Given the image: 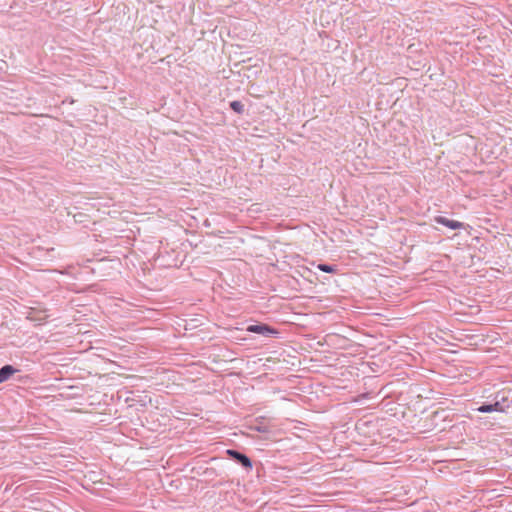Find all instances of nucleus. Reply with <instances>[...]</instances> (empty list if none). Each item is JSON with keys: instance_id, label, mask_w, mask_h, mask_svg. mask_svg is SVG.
Wrapping results in <instances>:
<instances>
[{"instance_id": "obj_1", "label": "nucleus", "mask_w": 512, "mask_h": 512, "mask_svg": "<svg viewBox=\"0 0 512 512\" xmlns=\"http://www.w3.org/2000/svg\"><path fill=\"white\" fill-rule=\"evenodd\" d=\"M226 454L227 456L235 461L236 463H238L239 465H241L243 468L247 469V470H250L252 469V461L251 459L245 455L244 453H241L240 451L238 450H235V449H228L226 451Z\"/></svg>"}, {"instance_id": "obj_2", "label": "nucleus", "mask_w": 512, "mask_h": 512, "mask_svg": "<svg viewBox=\"0 0 512 512\" xmlns=\"http://www.w3.org/2000/svg\"><path fill=\"white\" fill-rule=\"evenodd\" d=\"M246 330L251 333L263 335L265 337H271L278 334L276 329L264 323L249 325Z\"/></svg>"}, {"instance_id": "obj_3", "label": "nucleus", "mask_w": 512, "mask_h": 512, "mask_svg": "<svg viewBox=\"0 0 512 512\" xmlns=\"http://www.w3.org/2000/svg\"><path fill=\"white\" fill-rule=\"evenodd\" d=\"M435 222L443 226H446L452 230L461 229L464 227V224L462 222L451 220L444 216H437L435 218Z\"/></svg>"}, {"instance_id": "obj_4", "label": "nucleus", "mask_w": 512, "mask_h": 512, "mask_svg": "<svg viewBox=\"0 0 512 512\" xmlns=\"http://www.w3.org/2000/svg\"><path fill=\"white\" fill-rule=\"evenodd\" d=\"M17 372L12 365H4L0 368V384L7 381L14 373Z\"/></svg>"}, {"instance_id": "obj_5", "label": "nucleus", "mask_w": 512, "mask_h": 512, "mask_svg": "<svg viewBox=\"0 0 512 512\" xmlns=\"http://www.w3.org/2000/svg\"><path fill=\"white\" fill-rule=\"evenodd\" d=\"M250 428L260 433L270 432V427L260 419H256V423L252 425Z\"/></svg>"}, {"instance_id": "obj_6", "label": "nucleus", "mask_w": 512, "mask_h": 512, "mask_svg": "<svg viewBox=\"0 0 512 512\" xmlns=\"http://www.w3.org/2000/svg\"><path fill=\"white\" fill-rule=\"evenodd\" d=\"M505 401V398L502 397L501 400H496L495 403H492L491 406H492V412L494 411H497V412H504L505 411V408L508 407L509 405H504L503 402Z\"/></svg>"}, {"instance_id": "obj_7", "label": "nucleus", "mask_w": 512, "mask_h": 512, "mask_svg": "<svg viewBox=\"0 0 512 512\" xmlns=\"http://www.w3.org/2000/svg\"><path fill=\"white\" fill-rule=\"evenodd\" d=\"M317 268L320 271L325 272V273H335L337 271L336 265H329V264H325V263L318 264Z\"/></svg>"}, {"instance_id": "obj_8", "label": "nucleus", "mask_w": 512, "mask_h": 512, "mask_svg": "<svg viewBox=\"0 0 512 512\" xmlns=\"http://www.w3.org/2000/svg\"><path fill=\"white\" fill-rule=\"evenodd\" d=\"M230 108L238 114H242L244 112V104L241 101L230 102Z\"/></svg>"}, {"instance_id": "obj_9", "label": "nucleus", "mask_w": 512, "mask_h": 512, "mask_svg": "<svg viewBox=\"0 0 512 512\" xmlns=\"http://www.w3.org/2000/svg\"><path fill=\"white\" fill-rule=\"evenodd\" d=\"M477 411L481 412V413H491L492 406H491V404L484 403L477 408Z\"/></svg>"}]
</instances>
